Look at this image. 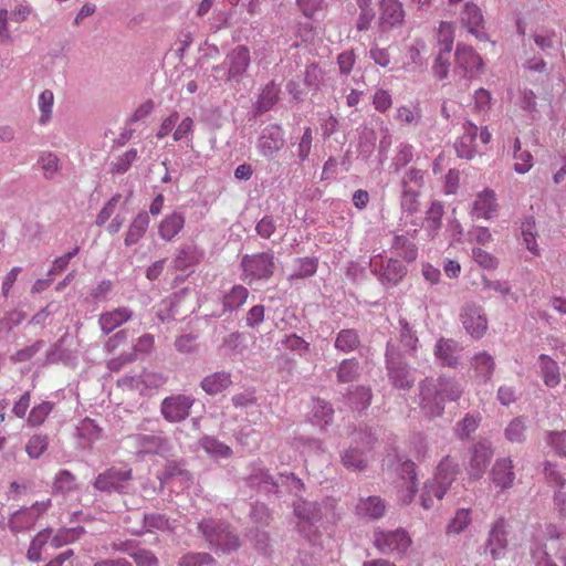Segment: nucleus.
I'll return each instance as SVG.
<instances>
[{
  "label": "nucleus",
  "mask_w": 566,
  "mask_h": 566,
  "mask_svg": "<svg viewBox=\"0 0 566 566\" xmlns=\"http://www.w3.org/2000/svg\"><path fill=\"white\" fill-rule=\"evenodd\" d=\"M418 390L421 412L424 417L434 419L443 415L447 400L457 401L461 397L463 387L453 378L440 376L437 379L426 377L420 380Z\"/></svg>",
  "instance_id": "obj_1"
},
{
  "label": "nucleus",
  "mask_w": 566,
  "mask_h": 566,
  "mask_svg": "<svg viewBox=\"0 0 566 566\" xmlns=\"http://www.w3.org/2000/svg\"><path fill=\"white\" fill-rule=\"evenodd\" d=\"M386 374L390 385L398 390H410L416 381L411 367L405 360L399 346L389 339L385 353Z\"/></svg>",
  "instance_id": "obj_2"
},
{
  "label": "nucleus",
  "mask_w": 566,
  "mask_h": 566,
  "mask_svg": "<svg viewBox=\"0 0 566 566\" xmlns=\"http://www.w3.org/2000/svg\"><path fill=\"white\" fill-rule=\"evenodd\" d=\"M457 464L449 458L440 461L437 472L431 480L424 483L420 495L421 506L429 510L434 504V499L440 501L452 484L457 474Z\"/></svg>",
  "instance_id": "obj_3"
},
{
  "label": "nucleus",
  "mask_w": 566,
  "mask_h": 566,
  "mask_svg": "<svg viewBox=\"0 0 566 566\" xmlns=\"http://www.w3.org/2000/svg\"><path fill=\"white\" fill-rule=\"evenodd\" d=\"M198 528L216 551L231 553L240 547L239 536L223 522L205 518L198 524Z\"/></svg>",
  "instance_id": "obj_4"
},
{
  "label": "nucleus",
  "mask_w": 566,
  "mask_h": 566,
  "mask_svg": "<svg viewBox=\"0 0 566 566\" xmlns=\"http://www.w3.org/2000/svg\"><path fill=\"white\" fill-rule=\"evenodd\" d=\"M251 63L250 51L245 45H237L232 49L223 62L214 65L212 71L222 73L217 80L224 82H240Z\"/></svg>",
  "instance_id": "obj_5"
},
{
  "label": "nucleus",
  "mask_w": 566,
  "mask_h": 566,
  "mask_svg": "<svg viewBox=\"0 0 566 566\" xmlns=\"http://www.w3.org/2000/svg\"><path fill=\"white\" fill-rule=\"evenodd\" d=\"M275 256L272 251L245 254L241 259V268L249 284L254 281H268L274 274Z\"/></svg>",
  "instance_id": "obj_6"
},
{
  "label": "nucleus",
  "mask_w": 566,
  "mask_h": 566,
  "mask_svg": "<svg viewBox=\"0 0 566 566\" xmlns=\"http://www.w3.org/2000/svg\"><path fill=\"white\" fill-rule=\"evenodd\" d=\"M374 546L382 554L403 555L411 545V538L403 528H376L373 533Z\"/></svg>",
  "instance_id": "obj_7"
},
{
  "label": "nucleus",
  "mask_w": 566,
  "mask_h": 566,
  "mask_svg": "<svg viewBox=\"0 0 566 566\" xmlns=\"http://www.w3.org/2000/svg\"><path fill=\"white\" fill-rule=\"evenodd\" d=\"M128 440L138 453L165 457L172 450L171 441L163 430L134 433L128 437Z\"/></svg>",
  "instance_id": "obj_8"
},
{
  "label": "nucleus",
  "mask_w": 566,
  "mask_h": 566,
  "mask_svg": "<svg viewBox=\"0 0 566 566\" xmlns=\"http://www.w3.org/2000/svg\"><path fill=\"white\" fill-rule=\"evenodd\" d=\"M132 469L127 467H111L99 473L94 482L93 488L103 493H124L132 480Z\"/></svg>",
  "instance_id": "obj_9"
},
{
  "label": "nucleus",
  "mask_w": 566,
  "mask_h": 566,
  "mask_svg": "<svg viewBox=\"0 0 566 566\" xmlns=\"http://www.w3.org/2000/svg\"><path fill=\"white\" fill-rule=\"evenodd\" d=\"M460 321L467 333L475 339L482 338L488 331L486 315L478 303H465L460 311Z\"/></svg>",
  "instance_id": "obj_10"
},
{
  "label": "nucleus",
  "mask_w": 566,
  "mask_h": 566,
  "mask_svg": "<svg viewBox=\"0 0 566 566\" xmlns=\"http://www.w3.org/2000/svg\"><path fill=\"white\" fill-rule=\"evenodd\" d=\"M195 403V398L184 394L171 395L163 399L160 403V413L163 418L170 422H181L190 415V409Z\"/></svg>",
  "instance_id": "obj_11"
},
{
  "label": "nucleus",
  "mask_w": 566,
  "mask_h": 566,
  "mask_svg": "<svg viewBox=\"0 0 566 566\" xmlns=\"http://www.w3.org/2000/svg\"><path fill=\"white\" fill-rule=\"evenodd\" d=\"M51 506V500L35 502L29 507L13 512L8 521V527L13 533L32 528L41 514Z\"/></svg>",
  "instance_id": "obj_12"
},
{
  "label": "nucleus",
  "mask_w": 566,
  "mask_h": 566,
  "mask_svg": "<svg viewBox=\"0 0 566 566\" xmlns=\"http://www.w3.org/2000/svg\"><path fill=\"white\" fill-rule=\"evenodd\" d=\"M507 523L504 517H499L491 524L484 543V553L489 554L493 560L505 556L509 546Z\"/></svg>",
  "instance_id": "obj_13"
},
{
  "label": "nucleus",
  "mask_w": 566,
  "mask_h": 566,
  "mask_svg": "<svg viewBox=\"0 0 566 566\" xmlns=\"http://www.w3.org/2000/svg\"><path fill=\"white\" fill-rule=\"evenodd\" d=\"M284 144L283 128L279 124H269L258 137L256 149L262 157L273 159L284 147Z\"/></svg>",
  "instance_id": "obj_14"
},
{
  "label": "nucleus",
  "mask_w": 566,
  "mask_h": 566,
  "mask_svg": "<svg viewBox=\"0 0 566 566\" xmlns=\"http://www.w3.org/2000/svg\"><path fill=\"white\" fill-rule=\"evenodd\" d=\"M373 274H375L379 282L386 287L398 285L401 280L407 275V268L399 260L390 258L386 264L381 260L370 261Z\"/></svg>",
  "instance_id": "obj_15"
},
{
  "label": "nucleus",
  "mask_w": 566,
  "mask_h": 566,
  "mask_svg": "<svg viewBox=\"0 0 566 566\" xmlns=\"http://www.w3.org/2000/svg\"><path fill=\"white\" fill-rule=\"evenodd\" d=\"M405 21L403 6L399 0H381L379 3L378 30L388 33Z\"/></svg>",
  "instance_id": "obj_16"
},
{
  "label": "nucleus",
  "mask_w": 566,
  "mask_h": 566,
  "mask_svg": "<svg viewBox=\"0 0 566 566\" xmlns=\"http://www.w3.org/2000/svg\"><path fill=\"white\" fill-rule=\"evenodd\" d=\"M454 55V71L461 72L462 76H474L482 69V59L471 46L459 43Z\"/></svg>",
  "instance_id": "obj_17"
},
{
  "label": "nucleus",
  "mask_w": 566,
  "mask_h": 566,
  "mask_svg": "<svg viewBox=\"0 0 566 566\" xmlns=\"http://www.w3.org/2000/svg\"><path fill=\"white\" fill-rule=\"evenodd\" d=\"M544 473L548 483L555 488L553 496L555 509L560 516L566 517V479L551 462H545Z\"/></svg>",
  "instance_id": "obj_18"
},
{
  "label": "nucleus",
  "mask_w": 566,
  "mask_h": 566,
  "mask_svg": "<svg viewBox=\"0 0 566 566\" xmlns=\"http://www.w3.org/2000/svg\"><path fill=\"white\" fill-rule=\"evenodd\" d=\"M460 22L479 41H488L489 36L484 30V21L481 9L474 3H465L460 14Z\"/></svg>",
  "instance_id": "obj_19"
},
{
  "label": "nucleus",
  "mask_w": 566,
  "mask_h": 566,
  "mask_svg": "<svg viewBox=\"0 0 566 566\" xmlns=\"http://www.w3.org/2000/svg\"><path fill=\"white\" fill-rule=\"evenodd\" d=\"M479 128L471 122L463 124V134L455 140L454 149L459 158L471 160L475 154V139Z\"/></svg>",
  "instance_id": "obj_20"
},
{
  "label": "nucleus",
  "mask_w": 566,
  "mask_h": 566,
  "mask_svg": "<svg viewBox=\"0 0 566 566\" xmlns=\"http://www.w3.org/2000/svg\"><path fill=\"white\" fill-rule=\"evenodd\" d=\"M491 480L496 488L506 490L515 480L514 465L511 458H499L491 469Z\"/></svg>",
  "instance_id": "obj_21"
},
{
  "label": "nucleus",
  "mask_w": 566,
  "mask_h": 566,
  "mask_svg": "<svg viewBox=\"0 0 566 566\" xmlns=\"http://www.w3.org/2000/svg\"><path fill=\"white\" fill-rule=\"evenodd\" d=\"M493 457L491 444L486 441H481L474 444L472 457L470 460L469 474L473 479H480L485 471Z\"/></svg>",
  "instance_id": "obj_22"
},
{
  "label": "nucleus",
  "mask_w": 566,
  "mask_h": 566,
  "mask_svg": "<svg viewBox=\"0 0 566 566\" xmlns=\"http://www.w3.org/2000/svg\"><path fill=\"white\" fill-rule=\"evenodd\" d=\"M387 510L386 502L377 495L360 497L356 504L355 513L360 518L379 520Z\"/></svg>",
  "instance_id": "obj_23"
},
{
  "label": "nucleus",
  "mask_w": 566,
  "mask_h": 566,
  "mask_svg": "<svg viewBox=\"0 0 566 566\" xmlns=\"http://www.w3.org/2000/svg\"><path fill=\"white\" fill-rule=\"evenodd\" d=\"M132 317L133 311L126 306H120L102 313L98 317V325L103 334L108 335L114 329L128 322Z\"/></svg>",
  "instance_id": "obj_24"
},
{
  "label": "nucleus",
  "mask_w": 566,
  "mask_h": 566,
  "mask_svg": "<svg viewBox=\"0 0 566 566\" xmlns=\"http://www.w3.org/2000/svg\"><path fill=\"white\" fill-rule=\"evenodd\" d=\"M471 368L474 371V377L480 382H488L495 370V360L488 352L476 353L470 360Z\"/></svg>",
  "instance_id": "obj_25"
},
{
  "label": "nucleus",
  "mask_w": 566,
  "mask_h": 566,
  "mask_svg": "<svg viewBox=\"0 0 566 566\" xmlns=\"http://www.w3.org/2000/svg\"><path fill=\"white\" fill-rule=\"evenodd\" d=\"M249 291L245 286L237 284L226 293L222 297L221 304L222 310L220 313L214 314L217 317H222L228 313L238 311L248 300Z\"/></svg>",
  "instance_id": "obj_26"
},
{
  "label": "nucleus",
  "mask_w": 566,
  "mask_h": 566,
  "mask_svg": "<svg viewBox=\"0 0 566 566\" xmlns=\"http://www.w3.org/2000/svg\"><path fill=\"white\" fill-rule=\"evenodd\" d=\"M461 347L453 339L440 338L434 346V355L442 365L455 367L459 363Z\"/></svg>",
  "instance_id": "obj_27"
},
{
  "label": "nucleus",
  "mask_w": 566,
  "mask_h": 566,
  "mask_svg": "<svg viewBox=\"0 0 566 566\" xmlns=\"http://www.w3.org/2000/svg\"><path fill=\"white\" fill-rule=\"evenodd\" d=\"M496 208L495 192L485 189L476 196L472 207V214L476 218L491 219L496 213Z\"/></svg>",
  "instance_id": "obj_28"
},
{
  "label": "nucleus",
  "mask_w": 566,
  "mask_h": 566,
  "mask_svg": "<svg viewBox=\"0 0 566 566\" xmlns=\"http://www.w3.org/2000/svg\"><path fill=\"white\" fill-rule=\"evenodd\" d=\"M232 385V377L230 373L227 371H217L206 376L201 382L200 387L202 390L210 396H214L221 394L227 390Z\"/></svg>",
  "instance_id": "obj_29"
},
{
  "label": "nucleus",
  "mask_w": 566,
  "mask_h": 566,
  "mask_svg": "<svg viewBox=\"0 0 566 566\" xmlns=\"http://www.w3.org/2000/svg\"><path fill=\"white\" fill-rule=\"evenodd\" d=\"M185 227V216L180 212L167 214L158 226L159 237L166 241H171Z\"/></svg>",
  "instance_id": "obj_30"
},
{
  "label": "nucleus",
  "mask_w": 566,
  "mask_h": 566,
  "mask_svg": "<svg viewBox=\"0 0 566 566\" xmlns=\"http://www.w3.org/2000/svg\"><path fill=\"white\" fill-rule=\"evenodd\" d=\"M150 223V218L148 212L140 211L130 222L128 230L125 234V245L130 247L139 242V240L145 235L148 230Z\"/></svg>",
  "instance_id": "obj_31"
},
{
  "label": "nucleus",
  "mask_w": 566,
  "mask_h": 566,
  "mask_svg": "<svg viewBox=\"0 0 566 566\" xmlns=\"http://www.w3.org/2000/svg\"><path fill=\"white\" fill-rule=\"evenodd\" d=\"M538 367L544 384L549 388H555L560 384V371L558 364L548 355L538 356Z\"/></svg>",
  "instance_id": "obj_32"
},
{
  "label": "nucleus",
  "mask_w": 566,
  "mask_h": 566,
  "mask_svg": "<svg viewBox=\"0 0 566 566\" xmlns=\"http://www.w3.org/2000/svg\"><path fill=\"white\" fill-rule=\"evenodd\" d=\"M82 448H91L102 438L103 429L92 419H83L76 428Z\"/></svg>",
  "instance_id": "obj_33"
},
{
  "label": "nucleus",
  "mask_w": 566,
  "mask_h": 566,
  "mask_svg": "<svg viewBox=\"0 0 566 566\" xmlns=\"http://www.w3.org/2000/svg\"><path fill=\"white\" fill-rule=\"evenodd\" d=\"M293 512L301 521L314 524L322 518L321 506L316 502L297 500L293 504Z\"/></svg>",
  "instance_id": "obj_34"
},
{
  "label": "nucleus",
  "mask_w": 566,
  "mask_h": 566,
  "mask_svg": "<svg viewBox=\"0 0 566 566\" xmlns=\"http://www.w3.org/2000/svg\"><path fill=\"white\" fill-rule=\"evenodd\" d=\"M444 213L443 205L440 201H432L428 210L426 211V217L423 221L424 230L428 232L429 237L434 238L439 230L442 227V217Z\"/></svg>",
  "instance_id": "obj_35"
},
{
  "label": "nucleus",
  "mask_w": 566,
  "mask_h": 566,
  "mask_svg": "<svg viewBox=\"0 0 566 566\" xmlns=\"http://www.w3.org/2000/svg\"><path fill=\"white\" fill-rule=\"evenodd\" d=\"M247 482L253 488H263L268 492H279V481L263 468H254L247 478Z\"/></svg>",
  "instance_id": "obj_36"
},
{
  "label": "nucleus",
  "mask_w": 566,
  "mask_h": 566,
  "mask_svg": "<svg viewBox=\"0 0 566 566\" xmlns=\"http://www.w3.org/2000/svg\"><path fill=\"white\" fill-rule=\"evenodd\" d=\"M199 262L197 249L192 244H182L171 262L172 268L178 271H185Z\"/></svg>",
  "instance_id": "obj_37"
},
{
  "label": "nucleus",
  "mask_w": 566,
  "mask_h": 566,
  "mask_svg": "<svg viewBox=\"0 0 566 566\" xmlns=\"http://www.w3.org/2000/svg\"><path fill=\"white\" fill-rule=\"evenodd\" d=\"M391 250L407 262H412L418 256L416 244L403 234H396L392 238Z\"/></svg>",
  "instance_id": "obj_38"
},
{
  "label": "nucleus",
  "mask_w": 566,
  "mask_h": 566,
  "mask_svg": "<svg viewBox=\"0 0 566 566\" xmlns=\"http://www.w3.org/2000/svg\"><path fill=\"white\" fill-rule=\"evenodd\" d=\"M334 346L345 354L352 353L360 346L359 335L353 328L342 329L336 335Z\"/></svg>",
  "instance_id": "obj_39"
},
{
  "label": "nucleus",
  "mask_w": 566,
  "mask_h": 566,
  "mask_svg": "<svg viewBox=\"0 0 566 566\" xmlns=\"http://www.w3.org/2000/svg\"><path fill=\"white\" fill-rule=\"evenodd\" d=\"M399 343L405 349V353L412 354L417 350L418 346V337L416 335V332L410 326L408 321L406 318H400L399 322Z\"/></svg>",
  "instance_id": "obj_40"
},
{
  "label": "nucleus",
  "mask_w": 566,
  "mask_h": 566,
  "mask_svg": "<svg viewBox=\"0 0 566 566\" xmlns=\"http://www.w3.org/2000/svg\"><path fill=\"white\" fill-rule=\"evenodd\" d=\"M279 94V85H276L274 81L269 82L262 90L256 102L258 111L262 113L270 111L277 103Z\"/></svg>",
  "instance_id": "obj_41"
},
{
  "label": "nucleus",
  "mask_w": 566,
  "mask_h": 566,
  "mask_svg": "<svg viewBox=\"0 0 566 566\" xmlns=\"http://www.w3.org/2000/svg\"><path fill=\"white\" fill-rule=\"evenodd\" d=\"M200 447L211 457L227 459L231 457L232 450L229 446L213 437L205 436L199 440Z\"/></svg>",
  "instance_id": "obj_42"
},
{
  "label": "nucleus",
  "mask_w": 566,
  "mask_h": 566,
  "mask_svg": "<svg viewBox=\"0 0 566 566\" xmlns=\"http://www.w3.org/2000/svg\"><path fill=\"white\" fill-rule=\"evenodd\" d=\"M143 523L145 530L138 534H143L145 532L153 533L155 531L166 532L172 530L169 518L165 514L160 513L144 514Z\"/></svg>",
  "instance_id": "obj_43"
},
{
  "label": "nucleus",
  "mask_w": 566,
  "mask_h": 566,
  "mask_svg": "<svg viewBox=\"0 0 566 566\" xmlns=\"http://www.w3.org/2000/svg\"><path fill=\"white\" fill-rule=\"evenodd\" d=\"M38 164L41 167L43 177L46 180H52L61 167L60 158L52 151H42L39 155Z\"/></svg>",
  "instance_id": "obj_44"
},
{
  "label": "nucleus",
  "mask_w": 566,
  "mask_h": 566,
  "mask_svg": "<svg viewBox=\"0 0 566 566\" xmlns=\"http://www.w3.org/2000/svg\"><path fill=\"white\" fill-rule=\"evenodd\" d=\"M359 363L355 358L344 359L339 363L336 371L337 381L346 384L354 381L359 376Z\"/></svg>",
  "instance_id": "obj_45"
},
{
  "label": "nucleus",
  "mask_w": 566,
  "mask_h": 566,
  "mask_svg": "<svg viewBox=\"0 0 566 566\" xmlns=\"http://www.w3.org/2000/svg\"><path fill=\"white\" fill-rule=\"evenodd\" d=\"M342 462L353 471H363L367 467L364 451L358 447L347 449L342 455Z\"/></svg>",
  "instance_id": "obj_46"
},
{
  "label": "nucleus",
  "mask_w": 566,
  "mask_h": 566,
  "mask_svg": "<svg viewBox=\"0 0 566 566\" xmlns=\"http://www.w3.org/2000/svg\"><path fill=\"white\" fill-rule=\"evenodd\" d=\"M402 479H408L407 492L402 496V502L409 504L416 494V464L412 461H405L400 467Z\"/></svg>",
  "instance_id": "obj_47"
},
{
  "label": "nucleus",
  "mask_w": 566,
  "mask_h": 566,
  "mask_svg": "<svg viewBox=\"0 0 566 566\" xmlns=\"http://www.w3.org/2000/svg\"><path fill=\"white\" fill-rule=\"evenodd\" d=\"M471 511L469 509L457 510L454 516L447 525V534H461L471 524Z\"/></svg>",
  "instance_id": "obj_48"
},
{
  "label": "nucleus",
  "mask_w": 566,
  "mask_h": 566,
  "mask_svg": "<svg viewBox=\"0 0 566 566\" xmlns=\"http://www.w3.org/2000/svg\"><path fill=\"white\" fill-rule=\"evenodd\" d=\"M437 41L439 50L451 53L454 41V28L452 23L446 21L440 23L437 32Z\"/></svg>",
  "instance_id": "obj_49"
},
{
  "label": "nucleus",
  "mask_w": 566,
  "mask_h": 566,
  "mask_svg": "<svg viewBox=\"0 0 566 566\" xmlns=\"http://www.w3.org/2000/svg\"><path fill=\"white\" fill-rule=\"evenodd\" d=\"M51 530L46 528L39 532L31 541L27 552V558L31 562H40L42 559L41 549L48 543Z\"/></svg>",
  "instance_id": "obj_50"
},
{
  "label": "nucleus",
  "mask_w": 566,
  "mask_h": 566,
  "mask_svg": "<svg viewBox=\"0 0 566 566\" xmlns=\"http://www.w3.org/2000/svg\"><path fill=\"white\" fill-rule=\"evenodd\" d=\"M360 10L357 18L356 28L358 31H367L375 19V11L371 7V0H356Z\"/></svg>",
  "instance_id": "obj_51"
},
{
  "label": "nucleus",
  "mask_w": 566,
  "mask_h": 566,
  "mask_svg": "<svg viewBox=\"0 0 566 566\" xmlns=\"http://www.w3.org/2000/svg\"><path fill=\"white\" fill-rule=\"evenodd\" d=\"M424 174L426 172L419 168L412 167L408 169L400 180V189L420 190L423 186Z\"/></svg>",
  "instance_id": "obj_52"
},
{
  "label": "nucleus",
  "mask_w": 566,
  "mask_h": 566,
  "mask_svg": "<svg viewBox=\"0 0 566 566\" xmlns=\"http://www.w3.org/2000/svg\"><path fill=\"white\" fill-rule=\"evenodd\" d=\"M54 403L51 401H42L34 406L28 417V424L31 427L41 426L48 416L52 412Z\"/></svg>",
  "instance_id": "obj_53"
},
{
  "label": "nucleus",
  "mask_w": 566,
  "mask_h": 566,
  "mask_svg": "<svg viewBox=\"0 0 566 566\" xmlns=\"http://www.w3.org/2000/svg\"><path fill=\"white\" fill-rule=\"evenodd\" d=\"M318 261L316 258H300L296 260V269L291 279H305L313 276L317 271Z\"/></svg>",
  "instance_id": "obj_54"
},
{
  "label": "nucleus",
  "mask_w": 566,
  "mask_h": 566,
  "mask_svg": "<svg viewBox=\"0 0 566 566\" xmlns=\"http://www.w3.org/2000/svg\"><path fill=\"white\" fill-rule=\"evenodd\" d=\"M526 424L522 417L514 418L505 429V437L511 442L521 443L525 439Z\"/></svg>",
  "instance_id": "obj_55"
},
{
  "label": "nucleus",
  "mask_w": 566,
  "mask_h": 566,
  "mask_svg": "<svg viewBox=\"0 0 566 566\" xmlns=\"http://www.w3.org/2000/svg\"><path fill=\"white\" fill-rule=\"evenodd\" d=\"M419 192L420 190L401 189L400 206L402 211L413 214L419 210Z\"/></svg>",
  "instance_id": "obj_56"
},
{
  "label": "nucleus",
  "mask_w": 566,
  "mask_h": 566,
  "mask_svg": "<svg viewBox=\"0 0 566 566\" xmlns=\"http://www.w3.org/2000/svg\"><path fill=\"white\" fill-rule=\"evenodd\" d=\"M137 157V149H128L126 153L117 157L116 160L112 163L111 171L114 174H125L130 168L133 163L136 161Z\"/></svg>",
  "instance_id": "obj_57"
},
{
  "label": "nucleus",
  "mask_w": 566,
  "mask_h": 566,
  "mask_svg": "<svg viewBox=\"0 0 566 566\" xmlns=\"http://www.w3.org/2000/svg\"><path fill=\"white\" fill-rule=\"evenodd\" d=\"M214 558L208 553H188L182 555L177 565L178 566H205L213 564Z\"/></svg>",
  "instance_id": "obj_58"
},
{
  "label": "nucleus",
  "mask_w": 566,
  "mask_h": 566,
  "mask_svg": "<svg viewBox=\"0 0 566 566\" xmlns=\"http://www.w3.org/2000/svg\"><path fill=\"white\" fill-rule=\"evenodd\" d=\"M478 426L479 419L471 413H467L464 418L457 423L454 429L455 434L459 439L464 440L478 429Z\"/></svg>",
  "instance_id": "obj_59"
},
{
  "label": "nucleus",
  "mask_w": 566,
  "mask_h": 566,
  "mask_svg": "<svg viewBox=\"0 0 566 566\" xmlns=\"http://www.w3.org/2000/svg\"><path fill=\"white\" fill-rule=\"evenodd\" d=\"M313 415L318 423L328 424L333 419L334 409L329 402L318 398L314 401Z\"/></svg>",
  "instance_id": "obj_60"
},
{
  "label": "nucleus",
  "mask_w": 566,
  "mask_h": 566,
  "mask_svg": "<svg viewBox=\"0 0 566 566\" xmlns=\"http://www.w3.org/2000/svg\"><path fill=\"white\" fill-rule=\"evenodd\" d=\"M522 237L525 243V247L533 254H538V247L535 239V222L532 218L526 219L522 223Z\"/></svg>",
  "instance_id": "obj_61"
},
{
  "label": "nucleus",
  "mask_w": 566,
  "mask_h": 566,
  "mask_svg": "<svg viewBox=\"0 0 566 566\" xmlns=\"http://www.w3.org/2000/svg\"><path fill=\"white\" fill-rule=\"evenodd\" d=\"M48 444L49 442L46 436L34 434L29 439L25 446V451L31 458L38 459L48 449Z\"/></svg>",
  "instance_id": "obj_62"
},
{
  "label": "nucleus",
  "mask_w": 566,
  "mask_h": 566,
  "mask_svg": "<svg viewBox=\"0 0 566 566\" xmlns=\"http://www.w3.org/2000/svg\"><path fill=\"white\" fill-rule=\"evenodd\" d=\"M413 158V147L409 144L402 143L398 146L397 153L392 159L391 166L396 171L407 166Z\"/></svg>",
  "instance_id": "obj_63"
},
{
  "label": "nucleus",
  "mask_w": 566,
  "mask_h": 566,
  "mask_svg": "<svg viewBox=\"0 0 566 566\" xmlns=\"http://www.w3.org/2000/svg\"><path fill=\"white\" fill-rule=\"evenodd\" d=\"M348 399L356 408L365 409L370 405L371 390L364 386L356 387L349 392Z\"/></svg>",
  "instance_id": "obj_64"
}]
</instances>
